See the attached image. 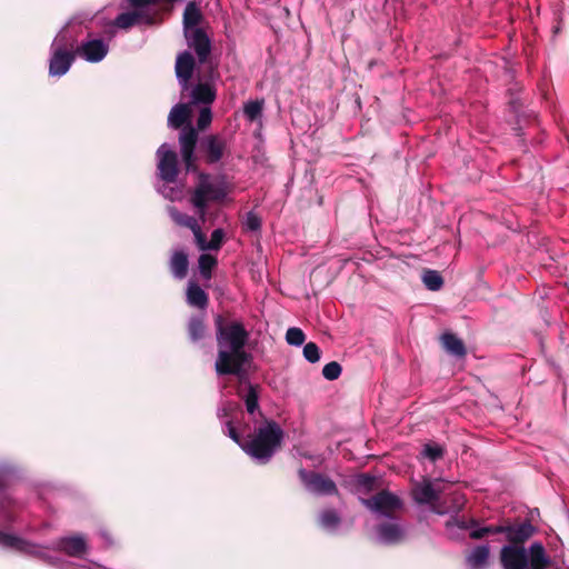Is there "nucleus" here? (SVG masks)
I'll return each instance as SVG.
<instances>
[{
  "label": "nucleus",
  "mask_w": 569,
  "mask_h": 569,
  "mask_svg": "<svg viewBox=\"0 0 569 569\" xmlns=\"http://www.w3.org/2000/svg\"><path fill=\"white\" fill-rule=\"evenodd\" d=\"M422 455L431 461H436L443 456V448L436 443H427L423 447Z\"/></svg>",
  "instance_id": "obj_35"
},
{
  "label": "nucleus",
  "mask_w": 569,
  "mask_h": 569,
  "mask_svg": "<svg viewBox=\"0 0 569 569\" xmlns=\"http://www.w3.org/2000/svg\"><path fill=\"white\" fill-rule=\"evenodd\" d=\"M200 73H177L182 92L190 89L191 103L210 104L216 98V91L209 82H201Z\"/></svg>",
  "instance_id": "obj_8"
},
{
  "label": "nucleus",
  "mask_w": 569,
  "mask_h": 569,
  "mask_svg": "<svg viewBox=\"0 0 569 569\" xmlns=\"http://www.w3.org/2000/svg\"><path fill=\"white\" fill-rule=\"evenodd\" d=\"M77 57L76 49L57 48L50 59L49 71H68Z\"/></svg>",
  "instance_id": "obj_18"
},
{
  "label": "nucleus",
  "mask_w": 569,
  "mask_h": 569,
  "mask_svg": "<svg viewBox=\"0 0 569 569\" xmlns=\"http://www.w3.org/2000/svg\"><path fill=\"white\" fill-rule=\"evenodd\" d=\"M174 0H144V26L156 24L171 10Z\"/></svg>",
  "instance_id": "obj_15"
},
{
  "label": "nucleus",
  "mask_w": 569,
  "mask_h": 569,
  "mask_svg": "<svg viewBox=\"0 0 569 569\" xmlns=\"http://www.w3.org/2000/svg\"><path fill=\"white\" fill-rule=\"evenodd\" d=\"M422 282L432 291L439 290L443 284L442 277L436 270H426L422 274Z\"/></svg>",
  "instance_id": "obj_28"
},
{
  "label": "nucleus",
  "mask_w": 569,
  "mask_h": 569,
  "mask_svg": "<svg viewBox=\"0 0 569 569\" xmlns=\"http://www.w3.org/2000/svg\"><path fill=\"white\" fill-rule=\"evenodd\" d=\"M441 342L447 352L455 357L462 358L466 355V348L460 338L453 333H443L441 336Z\"/></svg>",
  "instance_id": "obj_21"
},
{
  "label": "nucleus",
  "mask_w": 569,
  "mask_h": 569,
  "mask_svg": "<svg viewBox=\"0 0 569 569\" xmlns=\"http://www.w3.org/2000/svg\"><path fill=\"white\" fill-rule=\"evenodd\" d=\"M303 357L311 363L320 360V349L315 342H308L303 347Z\"/></svg>",
  "instance_id": "obj_36"
},
{
  "label": "nucleus",
  "mask_w": 569,
  "mask_h": 569,
  "mask_svg": "<svg viewBox=\"0 0 569 569\" xmlns=\"http://www.w3.org/2000/svg\"><path fill=\"white\" fill-rule=\"evenodd\" d=\"M486 529H487V535H489V533H492V535L505 533L506 535L507 525H503V526H487Z\"/></svg>",
  "instance_id": "obj_43"
},
{
  "label": "nucleus",
  "mask_w": 569,
  "mask_h": 569,
  "mask_svg": "<svg viewBox=\"0 0 569 569\" xmlns=\"http://www.w3.org/2000/svg\"><path fill=\"white\" fill-rule=\"evenodd\" d=\"M535 532L536 528L529 521L507 525L506 538L510 542L509 546H522Z\"/></svg>",
  "instance_id": "obj_16"
},
{
  "label": "nucleus",
  "mask_w": 569,
  "mask_h": 569,
  "mask_svg": "<svg viewBox=\"0 0 569 569\" xmlns=\"http://www.w3.org/2000/svg\"><path fill=\"white\" fill-rule=\"evenodd\" d=\"M489 547L478 546L467 557V563L471 569H483L489 559Z\"/></svg>",
  "instance_id": "obj_23"
},
{
  "label": "nucleus",
  "mask_w": 569,
  "mask_h": 569,
  "mask_svg": "<svg viewBox=\"0 0 569 569\" xmlns=\"http://www.w3.org/2000/svg\"><path fill=\"white\" fill-rule=\"evenodd\" d=\"M358 485L360 487H363V488H371V486L373 485L375 482V478L373 477H370L368 475H361L358 477V480H357Z\"/></svg>",
  "instance_id": "obj_42"
},
{
  "label": "nucleus",
  "mask_w": 569,
  "mask_h": 569,
  "mask_svg": "<svg viewBox=\"0 0 569 569\" xmlns=\"http://www.w3.org/2000/svg\"><path fill=\"white\" fill-rule=\"evenodd\" d=\"M187 301L190 306L204 309L208 306V296L199 284L190 282L187 289Z\"/></svg>",
  "instance_id": "obj_22"
},
{
  "label": "nucleus",
  "mask_w": 569,
  "mask_h": 569,
  "mask_svg": "<svg viewBox=\"0 0 569 569\" xmlns=\"http://www.w3.org/2000/svg\"><path fill=\"white\" fill-rule=\"evenodd\" d=\"M202 13L194 2H189L183 12V31L199 28Z\"/></svg>",
  "instance_id": "obj_24"
},
{
  "label": "nucleus",
  "mask_w": 569,
  "mask_h": 569,
  "mask_svg": "<svg viewBox=\"0 0 569 569\" xmlns=\"http://www.w3.org/2000/svg\"><path fill=\"white\" fill-rule=\"evenodd\" d=\"M299 476L306 489L317 495H332L337 491V487L332 480L325 478L315 472L299 470Z\"/></svg>",
  "instance_id": "obj_11"
},
{
  "label": "nucleus",
  "mask_w": 569,
  "mask_h": 569,
  "mask_svg": "<svg viewBox=\"0 0 569 569\" xmlns=\"http://www.w3.org/2000/svg\"><path fill=\"white\" fill-rule=\"evenodd\" d=\"M216 325L218 345V357L214 363L216 371L219 376H239L244 365L250 360V355L244 348L249 332L238 321L223 325L220 316L217 317Z\"/></svg>",
  "instance_id": "obj_1"
},
{
  "label": "nucleus",
  "mask_w": 569,
  "mask_h": 569,
  "mask_svg": "<svg viewBox=\"0 0 569 569\" xmlns=\"http://www.w3.org/2000/svg\"><path fill=\"white\" fill-rule=\"evenodd\" d=\"M211 120H212L211 109L208 106L202 107L200 109L198 121H197L198 129L204 130L207 127H209V124L211 123Z\"/></svg>",
  "instance_id": "obj_38"
},
{
  "label": "nucleus",
  "mask_w": 569,
  "mask_h": 569,
  "mask_svg": "<svg viewBox=\"0 0 569 569\" xmlns=\"http://www.w3.org/2000/svg\"><path fill=\"white\" fill-rule=\"evenodd\" d=\"M177 154L168 144H162L158 149V169L161 179L166 182H174L178 174Z\"/></svg>",
  "instance_id": "obj_9"
},
{
  "label": "nucleus",
  "mask_w": 569,
  "mask_h": 569,
  "mask_svg": "<svg viewBox=\"0 0 569 569\" xmlns=\"http://www.w3.org/2000/svg\"><path fill=\"white\" fill-rule=\"evenodd\" d=\"M247 411L253 415L259 409L258 392L254 386L250 385L247 395L243 397Z\"/></svg>",
  "instance_id": "obj_32"
},
{
  "label": "nucleus",
  "mask_w": 569,
  "mask_h": 569,
  "mask_svg": "<svg viewBox=\"0 0 569 569\" xmlns=\"http://www.w3.org/2000/svg\"><path fill=\"white\" fill-rule=\"evenodd\" d=\"M243 226L247 230L257 231L261 227V219L253 212H248L246 214Z\"/></svg>",
  "instance_id": "obj_40"
},
{
  "label": "nucleus",
  "mask_w": 569,
  "mask_h": 569,
  "mask_svg": "<svg viewBox=\"0 0 569 569\" xmlns=\"http://www.w3.org/2000/svg\"><path fill=\"white\" fill-rule=\"evenodd\" d=\"M198 141V132L192 126L183 127L179 136L180 152L187 170L193 168V153Z\"/></svg>",
  "instance_id": "obj_12"
},
{
  "label": "nucleus",
  "mask_w": 569,
  "mask_h": 569,
  "mask_svg": "<svg viewBox=\"0 0 569 569\" xmlns=\"http://www.w3.org/2000/svg\"><path fill=\"white\" fill-rule=\"evenodd\" d=\"M194 60L191 53L183 52L178 56L176 71H193Z\"/></svg>",
  "instance_id": "obj_33"
},
{
  "label": "nucleus",
  "mask_w": 569,
  "mask_h": 569,
  "mask_svg": "<svg viewBox=\"0 0 569 569\" xmlns=\"http://www.w3.org/2000/svg\"><path fill=\"white\" fill-rule=\"evenodd\" d=\"M441 490L437 488L431 481L425 480L419 483L413 490L415 500L421 505H431L433 512L445 515L447 512H458L465 505V497L460 493H453L451 497L452 506L449 508L442 507L438 503Z\"/></svg>",
  "instance_id": "obj_6"
},
{
  "label": "nucleus",
  "mask_w": 569,
  "mask_h": 569,
  "mask_svg": "<svg viewBox=\"0 0 569 569\" xmlns=\"http://www.w3.org/2000/svg\"><path fill=\"white\" fill-rule=\"evenodd\" d=\"M223 238H224L223 230L222 229H216L211 233L210 241H207L204 234L201 232L200 240H196V242H197L199 249L202 250V251H206V250H219L221 248V246H222Z\"/></svg>",
  "instance_id": "obj_26"
},
{
  "label": "nucleus",
  "mask_w": 569,
  "mask_h": 569,
  "mask_svg": "<svg viewBox=\"0 0 569 569\" xmlns=\"http://www.w3.org/2000/svg\"><path fill=\"white\" fill-rule=\"evenodd\" d=\"M503 569H547L551 559L541 542H533L527 550L523 546H503L500 550Z\"/></svg>",
  "instance_id": "obj_5"
},
{
  "label": "nucleus",
  "mask_w": 569,
  "mask_h": 569,
  "mask_svg": "<svg viewBox=\"0 0 569 569\" xmlns=\"http://www.w3.org/2000/svg\"><path fill=\"white\" fill-rule=\"evenodd\" d=\"M188 333L193 342L201 340L206 335V326L202 317H192L188 323Z\"/></svg>",
  "instance_id": "obj_27"
},
{
  "label": "nucleus",
  "mask_w": 569,
  "mask_h": 569,
  "mask_svg": "<svg viewBox=\"0 0 569 569\" xmlns=\"http://www.w3.org/2000/svg\"><path fill=\"white\" fill-rule=\"evenodd\" d=\"M100 536H101V538L104 540V542L107 545H111L112 541H111V538H110V536H109V533L107 531L101 530L100 531Z\"/></svg>",
  "instance_id": "obj_45"
},
{
  "label": "nucleus",
  "mask_w": 569,
  "mask_h": 569,
  "mask_svg": "<svg viewBox=\"0 0 569 569\" xmlns=\"http://www.w3.org/2000/svg\"><path fill=\"white\" fill-rule=\"evenodd\" d=\"M476 525L475 520L467 521L465 519L460 518H453L449 521H447V530L451 532L453 528H457L459 530H467L468 528H471Z\"/></svg>",
  "instance_id": "obj_39"
},
{
  "label": "nucleus",
  "mask_w": 569,
  "mask_h": 569,
  "mask_svg": "<svg viewBox=\"0 0 569 569\" xmlns=\"http://www.w3.org/2000/svg\"><path fill=\"white\" fill-rule=\"evenodd\" d=\"M262 108V100L248 101L243 107V114L249 121H254L256 119L261 117Z\"/></svg>",
  "instance_id": "obj_30"
},
{
  "label": "nucleus",
  "mask_w": 569,
  "mask_h": 569,
  "mask_svg": "<svg viewBox=\"0 0 569 569\" xmlns=\"http://www.w3.org/2000/svg\"><path fill=\"white\" fill-rule=\"evenodd\" d=\"M52 76H61L62 73H58V72H54V73H51Z\"/></svg>",
  "instance_id": "obj_46"
},
{
  "label": "nucleus",
  "mask_w": 569,
  "mask_h": 569,
  "mask_svg": "<svg viewBox=\"0 0 569 569\" xmlns=\"http://www.w3.org/2000/svg\"><path fill=\"white\" fill-rule=\"evenodd\" d=\"M0 547L36 557L58 568H63L64 561L57 556H51L50 551H61L71 557H81L88 549L87 541L81 535L66 536L51 546L44 547L2 531H0Z\"/></svg>",
  "instance_id": "obj_2"
},
{
  "label": "nucleus",
  "mask_w": 569,
  "mask_h": 569,
  "mask_svg": "<svg viewBox=\"0 0 569 569\" xmlns=\"http://www.w3.org/2000/svg\"><path fill=\"white\" fill-rule=\"evenodd\" d=\"M188 256L183 251H176L170 259V269L177 279H183L188 272Z\"/></svg>",
  "instance_id": "obj_25"
},
{
  "label": "nucleus",
  "mask_w": 569,
  "mask_h": 569,
  "mask_svg": "<svg viewBox=\"0 0 569 569\" xmlns=\"http://www.w3.org/2000/svg\"><path fill=\"white\" fill-rule=\"evenodd\" d=\"M306 336L299 328L292 327L287 330L286 340L289 345L299 347L305 342Z\"/></svg>",
  "instance_id": "obj_34"
},
{
  "label": "nucleus",
  "mask_w": 569,
  "mask_h": 569,
  "mask_svg": "<svg viewBox=\"0 0 569 569\" xmlns=\"http://www.w3.org/2000/svg\"><path fill=\"white\" fill-rule=\"evenodd\" d=\"M363 506L372 511L377 518L386 519L377 526V539L385 545L401 542L406 536V529L395 517V513L402 508L400 498L389 491L382 490L377 495L361 499Z\"/></svg>",
  "instance_id": "obj_3"
},
{
  "label": "nucleus",
  "mask_w": 569,
  "mask_h": 569,
  "mask_svg": "<svg viewBox=\"0 0 569 569\" xmlns=\"http://www.w3.org/2000/svg\"><path fill=\"white\" fill-rule=\"evenodd\" d=\"M198 262L201 276L209 280L211 278L212 269L217 266V259L211 254L202 253L199 257Z\"/></svg>",
  "instance_id": "obj_29"
},
{
  "label": "nucleus",
  "mask_w": 569,
  "mask_h": 569,
  "mask_svg": "<svg viewBox=\"0 0 569 569\" xmlns=\"http://www.w3.org/2000/svg\"><path fill=\"white\" fill-rule=\"evenodd\" d=\"M238 409H239V406L237 403L228 402L223 407L218 409L217 415L221 419V418L231 416L232 411L238 410Z\"/></svg>",
  "instance_id": "obj_41"
},
{
  "label": "nucleus",
  "mask_w": 569,
  "mask_h": 569,
  "mask_svg": "<svg viewBox=\"0 0 569 569\" xmlns=\"http://www.w3.org/2000/svg\"><path fill=\"white\" fill-rule=\"evenodd\" d=\"M340 518L335 510H325L320 515V525L327 530H333L338 527Z\"/></svg>",
  "instance_id": "obj_31"
},
{
  "label": "nucleus",
  "mask_w": 569,
  "mask_h": 569,
  "mask_svg": "<svg viewBox=\"0 0 569 569\" xmlns=\"http://www.w3.org/2000/svg\"><path fill=\"white\" fill-rule=\"evenodd\" d=\"M77 56L88 62H100L107 56L109 46L102 39L82 41L76 48Z\"/></svg>",
  "instance_id": "obj_10"
},
{
  "label": "nucleus",
  "mask_w": 569,
  "mask_h": 569,
  "mask_svg": "<svg viewBox=\"0 0 569 569\" xmlns=\"http://www.w3.org/2000/svg\"><path fill=\"white\" fill-rule=\"evenodd\" d=\"M132 9L118 14L113 26L120 29H129L140 22L142 19V0H126Z\"/></svg>",
  "instance_id": "obj_14"
},
{
  "label": "nucleus",
  "mask_w": 569,
  "mask_h": 569,
  "mask_svg": "<svg viewBox=\"0 0 569 569\" xmlns=\"http://www.w3.org/2000/svg\"><path fill=\"white\" fill-rule=\"evenodd\" d=\"M486 535H487V529H486V527L478 528V529H473V530H471V532H470V537H471L472 539H480V538H482V537H483V536H486Z\"/></svg>",
  "instance_id": "obj_44"
},
{
  "label": "nucleus",
  "mask_w": 569,
  "mask_h": 569,
  "mask_svg": "<svg viewBox=\"0 0 569 569\" xmlns=\"http://www.w3.org/2000/svg\"><path fill=\"white\" fill-rule=\"evenodd\" d=\"M223 432L259 463H267L271 459L283 438L281 428L274 421H268L259 427L249 441H242L232 420L224 423Z\"/></svg>",
  "instance_id": "obj_4"
},
{
  "label": "nucleus",
  "mask_w": 569,
  "mask_h": 569,
  "mask_svg": "<svg viewBox=\"0 0 569 569\" xmlns=\"http://www.w3.org/2000/svg\"><path fill=\"white\" fill-rule=\"evenodd\" d=\"M200 147L206 153L207 161L210 163H216L223 157V152L227 147V140L219 134H209L201 140Z\"/></svg>",
  "instance_id": "obj_13"
},
{
  "label": "nucleus",
  "mask_w": 569,
  "mask_h": 569,
  "mask_svg": "<svg viewBox=\"0 0 569 569\" xmlns=\"http://www.w3.org/2000/svg\"><path fill=\"white\" fill-rule=\"evenodd\" d=\"M341 366L338 362L331 361L323 367L322 375L327 380H336L341 375Z\"/></svg>",
  "instance_id": "obj_37"
},
{
  "label": "nucleus",
  "mask_w": 569,
  "mask_h": 569,
  "mask_svg": "<svg viewBox=\"0 0 569 569\" xmlns=\"http://www.w3.org/2000/svg\"><path fill=\"white\" fill-rule=\"evenodd\" d=\"M184 36L189 46L197 52L199 59L201 61L204 60L210 52V41L204 31L200 28H197L184 31Z\"/></svg>",
  "instance_id": "obj_17"
},
{
  "label": "nucleus",
  "mask_w": 569,
  "mask_h": 569,
  "mask_svg": "<svg viewBox=\"0 0 569 569\" xmlns=\"http://www.w3.org/2000/svg\"><path fill=\"white\" fill-rule=\"evenodd\" d=\"M190 117V108L186 103L176 104L169 116H168V126L173 129H178L182 127Z\"/></svg>",
  "instance_id": "obj_20"
},
{
  "label": "nucleus",
  "mask_w": 569,
  "mask_h": 569,
  "mask_svg": "<svg viewBox=\"0 0 569 569\" xmlns=\"http://www.w3.org/2000/svg\"><path fill=\"white\" fill-rule=\"evenodd\" d=\"M224 196V189L219 183L214 182L209 176L201 173L192 193L191 203L197 209L200 219L204 220L208 203L221 200Z\"/></svg>",
  "instance_id": "obj_7"
},
{
  "label": "nucleus",
  "mask_w": 569,
  "mask_h": 569,
  "mask_svg": "<svg viewBox=\"0 0 569 569\" xmlns=\"http://www.w3.org/2000/svg\"><path fill=\"white\" fill-rule=\"evenodd\" d=\"M169 213H170L171 219L177 224L189 228L193 232L194 239L200 240L201 227L196 218L188 216L186 213H182L173 207L169 208Z\"/></svg>",
  "instance_id": "obj_19"
}]
</instances>
